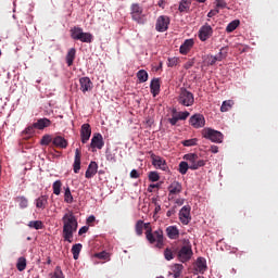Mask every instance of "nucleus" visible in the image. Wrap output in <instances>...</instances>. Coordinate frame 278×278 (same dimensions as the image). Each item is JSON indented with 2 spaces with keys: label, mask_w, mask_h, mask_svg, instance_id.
I'll return each mask as SVG.
<instances>
[{
  "label": "nucleus",
  "mask_w": 278,
  "mask_h": 278,
  "mask_svg": "<svg viewBox=\"0 0 278 278\" xmlns=\"http://www.w3.org/2000/svg\"><path fill=\"white\" fill-rule=\"evenodd\" d=\"M63 240L65 242H73V235L77 231L79 227V223L77 222V217L73 211H67L63 217Z\"/></svg>",
  "instance_id": "obj_1"
},
{
  "label": "nucleus",
  "mask_w": 278,
  "mask_h": 278,
  "mask_svg": "<svg viewBox=\"0 0 278 278\" xmlns=\"http://www.w3.org/2000/svg\"><path fill=\"white\" fill-rule=\"evenodd\" d=\"M146 238L150 244H155L156 249L164 247V231H162V229L153 232V230L149 228L146 231Z\"/></svg>",
  "instance_id": "obj_2"
},
{
  "label": "nucleus",
  "mask_w": 278,
  "mask_h": 278,
  "mask_svg": "<svg viewBox=\"0 0 278 278\" xmlns=\"http://www.w3.org/2000/svg\"><path fill=\"white\" fill-rule=\"evenodd\" d=\"M192 255H194L192 243H190V240H185L184 245L177 252V257L182 264H186V262L192 260Z\"/></svg>",
  "instance_id": "obj_3"
},
{
  "label": "nucleus",
  "mask_w": 278,
  "mask_h": 278,
  "mask_svg": "<svg viewBox=\"0 0 278 278\" xmlns=\"http://www.w3.org/2000/svg\"><path fill=\"white\" fill-rule=\"evenodd\" d=\"M70 34L73 40H79L80 42L90 43L94 38L92 34L84 33V28L78 26H74L73 28H71Z\"/></svg>",
  "instance_id": "obj_4"
},
{
  "label": "nucleus",
  "mask_w": 278,
  "mask_h": 278,
  "mask_svg": "<svg viewBox=\"0 0 278 278\" xmlns=\"http://www.w3.org/2000/svg\"><path fill=\"white\" fill-rule=\"evenodd\" d=\"M177 101L179 105H184V108H192V105H194V94L186 88H180Z\"/></svg>",
  "instance_id": "obj_5"
},
{
  "label": "nucleus",
  "mask_w": 278,
  "mask_h": 278,
  "mask_svg": "<svg viewBox=\"0 0 278 278\" xmlns=\"http://www.w3.org/2000/svg\"><path fill=\"white\" fill-rule=\"evenodd\" d=\"M202 136L206 140H211V142H216L217 144H220L225 138L223 132L212 128L202 129Z\"/></svg>",
  "instance_id": "obj_6"
},
{
  "label": "nucleus",
  "mask_w": 278,
  "mask_h": 278,
  "mask_svg": "<svg viewBox=\"0 0 278 278\" xmlns=\"http://www.w3.org/2000/svg\"><path fill=\"white\" fill-rule=\"evenodd\" d=\"M184 160L189 162L190 170H199V168L205 166V161L199 159V155L189 153L184 156Z\"/></svg>",
  "instance_id": "obj_7"
},
{
  "label": "nucleus",
  "mask_w": 278,
  "mask_h": 278,
  "mask_svg": "<svg viewBox=\"0 0 278 278\" xmlns=\"http://www.w3.org/2000/svg\"><path fill=\"white\" fill-rule=\"evenodd\" d=\"M144 13V9L138 3H132L130 5V16L135 23H138L139 25H142L144 22L142 21V16Z\"/></svg>",
  "instance_id": "obj_8"
},
{
  "label": "nucleus",
  "mask_w": 278,
  "mask_h": 278,
  "mask_svg": "<svg viewBox=\"0 0 278 278\" xmlns=\"http://www.w3.org/2000/svg\"><path fill=\"white\" fill-rule=\"evenodd\" d=\"M167 190H168V201H175V198L177 197V194H181L184 187L181 186V182L174 180L168 186Z\"/></svg>",
  "instance_id": "obj_9"
},
{
  "label": "nucleus",
  "mask_w": 278,
  "mask_h": 278,
  "mask_svg": "<svg viewBox=\"0 0 278 278\" xmlns=\"http://www.w3.org/2000/svg\"><path fill=\"white\" fill-rule=\"evenodd\" d=\"M149 153L152 161V166H154V168H157L159 170H168V164H166V160H164L162 156L155 155V153Z\"/></svg>",
  "instance_id": "obj_10"
},
{
  "label": "nucleus",
  "mask_w": 278,
  "mask_h": 278,
  "mask_svg": "<svg viewBox=\"0 0 278 278\" xmlns=\"http://www.w3.org/2000/svg\"><path fill=\"white\" fill-rule=\"evenodd\" d=\"M169 25L170 17H168V15H160L156 20L155 29L160 33L168 31Z\"/></svg>",
  "instance_id": "obj_11"
},
{
  "label": "nucleus",
  "mask_w": 278,
  "mask_h": 278,
  "mask_svg": "<svg viewBox=\"0 0 278 278\" xmlns=\"http://www.w3.org/2000/svg\"><path fill=\"white\" fill-rule=\"evenodd\" d=\"M214 34V28L210 26V24H205L202 27H200L198 33V38L201 40V42H205L206 40H210Z\"/></svg>",
  "instance_id": "obj_12"
},
{
  "label": "nucleus",
  "mask_w": 278,
  "mask_h": 278,
  "mask_svg": "<svg viewBox=\"0 0 278 278\" xmlns=\"http://www.w3.org/2000/svg\"><path fill=\"white\" fill-rule=\"evenodd\" d=\"M105 147V142L103 141V135L100 132H96L93 137L91 138L90 148L92 149V152H94V149H103Z\"/></svg>",
  "instance_id": "obj_13"
},
{
  "label": "nucleus",
  "mask_w": 278,
  "mask_h": 278,
  "mask_svg": "<svg viewBox=\"0 0 278 278\" xmlns=\"http://www.w3.org/2000/svg\"><path fill=\"white\" fill-rule=\"evenodd\" d=\"M92 136V128L90 124H83L80 128V140L83 144H88V140Z\"/></svg>",
  "instance_id": "obj_14"
},
{
  "label": "nucleus",
  "mask_w": 278,
  "mask_h": 278,
  "mask_svg": "<svg viewBox=\"0 0 278 278\" xmlns=\"http://www.w3.org/2000/svg\"><path fill=\"white\" fill-rule=\"evenodd\" d=\"M189 123L194 129H201V127H205V117L201 114H194L190 117Z\"/></svg>",
  "instance_id": "obj_15"
},
{
  "label": "nucleus",
  "mask_w": 278,
  "mask_h": 278,
  "mask_svg": "<svg viewBox=\"0 0 278 278\" xmlns=\"http://www.w3.org/2000/svg\"><path fill=\"white\" fill-rule=\"evenodd\" d=\"M179 220L182 225H189L190 220H192V217L190 216V206L185 205L181 207L179 212Z\"/></svg>",
  "instance_id": "obj_16"
},
{
  "label": "nucleus",
  "mask_w": 278,
  "mask_h": 278,
  "mask_svg": "<svg viewBox=\"0 0 278 278\" xmlns=\"http://www.w3.org/2000/svg\"><path fill=\"white\" fill-rule=\"evenodd\" d=\"M79 85L84 94H86V92H90V90L93 88L92 80H90V77L88 76L79 78Z\"/></svg>",
  "instance_id": "obj_17"
},
{
  "label": "nucleus",
  "mask_w": 278,
  "mask_h": 278,
  "mask_svg": "<svg viewBox=\"0 0 278 278\" xmlns=\"http://www.w3.org/2000/svg\"><path fill=\"white\" fill-rule=\"evenodd\" d=\"M52 147L55 149H66L68 147V140L62 136H55L52 139Z\"/></svg>",
  "instance_id": "obj_18"
},
{
  "label": "nucleus",
  "mask_w": 278,
  "mask_h": 278,
  "mask_svg": "<svg viewBox=\"0 0 278 278\" xmlns=\"http://www.w3.org/2000/svg\"><path fill=\"white\" fill-rule=\"evenodd\" d=\"M99 170V164H97V162L91 161L90 164L88 165V168L85 173V177L86 179H92V177H94V175H97Z\"/></svg>",
  "instance_id": "obj_19"
},
{
  "label": "nucleus",
  "mask_w": 278,
  "mask_h": 278,
  "mask_svg": "<svg viewBox=\"0 0 278 278\" xmlns=\"http://www.w3.org/2000/svg\"><path fill=\"white\" fill-rule=\"evenodd\" d=\"M74 173H79L81 170V149L75 150V157H74V164H73Z\"/></svg>",
  "instance_id": "obj_20"
},
{
  "label": "nucleus",
  "mask_w": 278,
  "mask_h": 278,
  "mask_svg": "<svg viewBox=\"0 0 278 278\" xmlns=\"http://www.w3.org/2000/svg\"><path fill=\"white\" fill-rule=\"evenodd\" d=\"M193 47H194V39H187L180 46L179 51L181 55H188V53H190V49H192Z\"/></svg>",
  "instance_id": "obj_21"
},
{
  "label": "nucleus",
  "mask_w": 278,
  "mask_h": 278,
  "mask_svg": "<svg viewBox=\"0 0 278 278\" xmlns=\"http://www.w3.org/2000/svg\"><path fill=\"white\" fill-rule=\"evenodd\" d=\"M165 233L169 240H178L179 238V228L177 226H168L165 229Z\"/></svg>",
  "instance_id": "obj_22"
},
{
  "label": "nucleus",
  "mask_w": 278,
  "mask_h": 278,
  "mask_svg": "<svg viewBox=\"0 0 278 278\" xmlns=\"http://www.w3.org/2000/svg\"><path fill=\"white\" fill-rule=\"evenodd\" d=\"M195 270L203 275L207 270V261L203 257H199L195 263Z\"/></svg>",
  "instance_id": "obj_23"
},
{
  "label": "nucleus",
  "mask_w": 278,
  "mask_h": 278,
  "mask_svg": "<svg viewBox=\"0 0 278 278\" xmlns=\"http://www.w3.org/2000/svg\"><path fill=\"white\" fill-rule=\"evenodd\" d=\"M51 126V119L45 117V118H39L36 123H34V127H36V129H46V127H50Z\"/></svg>",
  "instance_id": "obj_24"
},
{
  "label": "nucleus",
  "mask_w": 278,
  "mask_h": 278,
  "mask_svg": "<svg viewBox=\"0 0 278 278\" xmlns=\"http://www.w3.org/2000/svg\"><path fill=\"white\" fill-rule=\"evenodd\" d=\"M49 205V197L41 195L38 199H36V207L38 210H45Z\"/></svg>",
  "instance_id": "obj_25"
},
{
  "label": "nucleus",
  "mask_w": 278,
  "mask_h": 278,
  "mask_svg": "<svg viewBox=\"0 0 278 278\" xmlns=\"http://www.w3.org/2000/svg\"><path fill=\"white\" fill-rule=\"evenodd\" d=\"M150 90L153 97H155L156 94H160V78H153L151 80Z\"/></svg>",
  "instance_id": "obj_26"
},
{
  "label": "nucleus",
  "mask_w": 278,
  "mask_h": 278,
  "mask_svg": "<svg viewBox=\"0 0 278 278\" xmlns=\"http://www.w3.org/2000/svg\"><path fill=\"white\" fill-rule=\"evenodd\" d=\"M75 55H77V50L75 48H71L65 56L67 66H73V62H75Z\"/></svg>",
  "instance_id": "obj_27"
},
{
  "label": "nucleus",
  "mask_w": 278,
  "mask_h": 278,
  "mask_svg": "<svg viewBox=\"0 0 278 278\" xmlns=\"http://www.w3.org/2000/svg\"><path fill=\"white\" fill-rule=\"evenodd\" d=\"M176 253L177 251L175 250V248H166L164 250V257L167 262H170V260H175Z\"/></svg>",
  "instance_id": "obj_28"
},
{
  "label": "nucleus",
  "mask_w": 278,
  "mask_h": 278,
  "mask_svg": "<svg viewBox=\"0 0 278 278\" xmlns=\"http://www.w3.org/2000/svg\"><path fill=\"white\" fill-rule=\"evenodd\" d=\"M15 201L18 203L21 210H25L29 205V200L25 195L17 197Z\"/></svg>",
  "instance_id": "obj_29"
},
{
  "label": "nucleus",
  "mask_w": 278,
  "mask_h": 278,
  "mask_svg": "<svg viewBox=\"0 0 278 278\" xmlns=\"http://www.w3.org/2000/svg\"><path fill=\"white\" fill-rule=\"evenodd\" d=\"M239 26H240L239 20H235V21L230 22L226 27L227 34H231V31H236V29H238Z\"/></svg>",
  "instance_id": "obj_30"
},
{
  "label": "nucleus",
  "mask_w": 278,
  "mask_h": 278,
  "mask_svg": "<svg viewBox=\"0 0 278 278\" xmlns=\"http://www.w3.org/2000/svg\"><path fill=\"white\" fill-rule=\"evenodd\" d=\"M137 79H139L140 84H144V81L149 80V73H147V71H144V70H140L137 73Z\"/></svg>",
  "instance_id": "obj_31"
},
{
  "label": "nucleus",
  "mask_w": 278,
  "mask_h": 278,
  "mask_svg": "<svg viewBox=\"0 0 278 278\" xmlns=\"http://www.w3.org/2000/svg\"><path fill=\"white\" fill-rule=\"evenodd\" d=\"M16 268L20 273H23L27 268V260L25 257H20L16 263Z\"/></svg>",
  "instance_id": "obj_32"
},
{
  "label": "nucleus",
  "mask_w": 278,
  "mask_h": 278,
  "mask_svg": "<svg viewBox=\"0 0 278 278\" xmlns=\"http://www.w3.org/2000/svg\"><path fill=\"white\" fill-rule=\"evenodd\" d=\"M173 274L175 278H180L181 277V271L184 270V265L181 264H174L172 267Z\"/></svg>",
  "instance_id": "obj_33"
},
{
  "label": "nucleus",
  "mask_w": 278,
  "mask_h": 278,
  "mask_svg": "<svg viewBox=\"0 0 278 278\" xmlns=\"http://www.w3.org/2000/svg\"><path fill=\"white\" fill-rule=\"evenodd\" d=\"M81 243H76L72 247V253L74 260H79V253H81Z\"/></svg>",
  "instance_id": "obj_34"
},
{
  "label": "nucleus",
  "mask_w": 278,
  "mask_h": 278,
  "mask_svg": "<svg viewBox=\"0 0 278 278\" xmlns=\"http://www.w3.org/2000/svg\"><path fill=\"white\" fill-rule=\"evenodd\" d=\"M53 194L56 197H60V193L62 192V180H56L52 185Z\"/></svg>",
  "instance_id": "obj_35"
},
{
  "label": "nucleus",
  "mask_w": 278,
  "mask_h": 278,
  "mask_svg": "<svg viewBox=\"0 0 278 278\" xmlns=\"http://www.w3.org/2000/svg\"><path fill=\"white\" fill-rule=\"evenodd\" d=\"M28 227L30 229H43L45 224H42V220H31L28 223Z\"/></svg>",
  "instance_id": "obj_36"
},
{
  "label": "nucleus",
  "mask_w": 278,
  "mask_h": 278,
  "mask_svg": "<svg viewBox=\"0 0 278 278\" xmlns=\"http://www.w3.org/2000/svg\"><path fill=\"white\" fill-rule=\"evenodd\" d=\"M179 12H188L190 10V1L182 0L178 7Z\"/></svg>",
  "instance_id": "obj_37"
},
{
  "label": "nucleus",
  "mask_w": 278,
  "mask_h": 278,
  "mask_svg": "<svg viewBox=\"0 0 278 278\" xmlns=\"http://www.w3.org/2000/svg\"><path fill=\"white\" fill-rule=\"evenodd\" d=\"M190 168V164H188V162L182 161L179 163V173L180 175H186V173H188V169Z\"/></svg>",
  "instance_id": "obj_38"
},
{
  "label": "nucleus",
  "mask_w": 278,
  "mask_h": 278,
  "mask_svg": "<svg viewBox=\"0 0 278 278\" xmlns=\"http://www.w3.org/2000/svg\"><path fill=\"white\" fill-rule=\"evenodd\" d=\"M231 108H233V101L231 100L224 101L220 106V112H229Z\"/></svg>",
  "instance_id": "obj_39"
},
{
  "label": "nucleus",
  "mask_w": 278,
  "mask_h": 278,
  "mask_svg": "<svg viewBox=\"0 0 278 278\" xmlns=\"http://www.w3.org/2000/svg\"><path fill=\"white\" fill-rule=\"evenodd\" d=\"M51 142L53 143V137L51 135H45L40 140V144L43 147H49Z\"/></svg>",
  "instance_id": "obj_40"
},
{
  "label": "nucleus",
  "mask_w": 278,
  "mask_h": 278,
  "mask_svg": "<svg viewBox=\"0 0 278 278\" xmlns=\"http://www.w3.org/2000/svg\"><path fill=\"white\" fill-rule=\"evenodd\" d=\"M143 229H144V222L138 220L135 226V231L137 236H142Z\"/></svg>",
  "instance_id": "obj_41"
},
{
  "label": "nucleus",
  "mask_w": 278,
  "mask_h": 278,
  "mask_svg": "<svg viewBox=\"0 0 278 278\" xmlns=\"http://www.w3.org/2000/svg\"><path fill=\"white\" fill-rule=\"evenodd\" d=\"M50 278H64V273L62 271V267L56 266L53 274H51Z\"/></svg>",
  "instance_id": "obj_42"
},
{
  "label": "nucleus",
  "mask_w": 278,
  "mask_h": 278,
  "mask_svg": "<svg viewBox=\"0 0 278 278\" xmlns=\"http://www.w3.org/2000/svg\"><path fill=\"white\" fill-rule=\"evenodd\" d=\"M64 201L65 203H73V193H71V188L68 187L65 189Z\"/></svg>",
  "instance_id": "obj_43"
},
{
  "label": "nucleus",
  "mask_w": 278,
  "mask_h": 278,
  "mask_svg": "<svg viewBox=\"0 0 278 278\" xmlns=\"http://www.w3.org/2000/svg\"><path fill=\"white\" fill-rule=\"evenodd\" d=\"M93 257H97L98 260H110V253L102 251V252L96 253Z\"/></svg>",
  "instance_id": "obj_44"
},
{
  "label": "nucleus",
  "mask_w": 278,
  "mask_h": 278,
  "mask_svg": "<svg viewBox=\"0 0 278 278\" xmlns=\"http://www.w3.org/2000/svg\"><path fill=\"white\" fill-rule=\"evenodd\" d=\"M198 141L199 140L197 138L188 139V140L182 141V144H184V147H197Z\"/></svg>",
  "instance_id": "obj_45"
},
{
  "label": "nucleus",
  "mask_w": 278,
  "mask_h": 278,
  "mask_svg": "<svg viewBox=\"0 0 278 278\" xmlns=\"http://www.w3.org/2000/svg\"><path fill=\"white\" fill-rule=\"evenodd\" d=\"M225 51V48H222L219 53L217 55H215V60L217 62H223V60H225V58H227V52H223Z\"/></svg>",
  "instance_id": "obj_46"
},
{
  "label": "nucleus",
  "mask_w": 278,
  "mask_h": 278,
  "mask_svg": "<svg viewBox=\"0 0 278 278\" xmlns=\"http://www.w3.org/2000/svg\"><path fill=\"white\" fill-rule=\"evenodd\" d=\"M148 177L150 181H160V174L157 172H150Z\"/></svg>",
  "instance_id": "obj_47"
},
{
  "label": "nucleus",
  "mask_w": 278,
  "mask_h": 278,
  "mask_svg": "<svg viewBox=\"0 0 278 278\" xmlns=\"http://www.w3.org/2000/svg\"><path fill=\"white\" fill-rule=\"evenodd\" d=\"M179 64V59L178 58H169L167 62V66L169 68H173V66H177Z\"/></svg>",
  "instance_id": "obj_48"
},
{
  "label": "nucleus",
  "mask_w": 278,
  "mask_h": 278,
  "mask_svg": "<svg viewBox=\"0 0 278 278\" xmlns=\"http://www.w3.org/2000/svg\"><path fill=\"white\" fill-rule=\"evenodd\" d=\"M188 116H190V112H188V111L178 113L179 121H186L188 118Z\"/></svg>",
  "instance_id": "obj_49"
},
{
  "label": "nucleus",
  "mask_w": 278,
  "mask_h": 278,
  "mask_svg": "<svg viewBox=\"0 0 278 278\" xmlns=\"http://www.w3.org/2000/svg\"><path fill=\"white\" fill-rule=\"evenodd\" d=\"M216 60H217L216 56H214V55H208L207 59H206L207 65H208V66H214V64H216V62H217Z\"/></svg>",
  "instance_id": "obj_50"
},
{
  "label": "nucleus",
  "mask_w": 278,
  "mask_h": 278,
  "mask_svg": "<svg viewBox=\"0 0 278 278\" xmlns=\"http://www.w3.org/2000/svg\"><path fill=\"white\" fill-rule=\"evenodd\" d=\"M216 8L225 10V8H227V2H225V0H216Z\"/></svg>",
  "instance_id": "obj_51"
},
{
  "label": "nucleus",
  "mask_w": 278,
  "mask_h": 278,
  "mask_svg": "<svg viewBox=\"0 0 278 278\" xmlns=\"http://www.w3.org/2000/svg\"><path fill=\"white\" fill-rule=\"evenodd\" d=\"M168 123H170L173 126L177 125V123H179V116L178 115H172V117L168 118Z\"/></svg>",
  "instance_id": "obj_52"
},
{
  "label": "nucleus",
  "mask_w": 278,
  "mask_h": 278,
  "mask_svg": "<svg viewBox=\"0 0 278 278\" xmlns=\"http://www.w3.org/2000/svg\"><path fill=\"white\" fill-rule=\"evenodd\" d=\"M35 129H36V127H34V124H33V125L28 126V127L24 130V132L27 134V136H31V135H34Z\"/></svg>",
  "instance_id": "obj_53"
},
{
  "label": "nucleus",
  "mask_w": 278,
  "mask_h": 278,
  "mask_svg": "<svg viewBox=\"0 0 278 278\" xmlns=\"http://www.w3.org/2000/svg\"><path fill=\"white\" fill-rule=\"evenodd\" d=\"M88 229H90L88 226H83V227L78 230V236H84V233H88Z\"/></svg>",
  "instance_id": "obj_54"
},
{
  "label": "nucleus",
  "mask_w": 278,
  "mask_h": 278,
  "mask_svg": "<svg viewBox=\"0 0 278 278\" xmlns=\"http://www.w3.org/2000/svg\"><path fill=\"white\" fill-rule=\"evenodd\" d=\"M238 50L240 53H247V51H249V46L239 45Z\"/></svg>",
  "instance_id": "obj_55"
},
{
  "label": "nucleus",
  "mask_w": 278,
  "mask_h": 278,
  "mask_svg": "<svg viewBox=\"0 0 278 278\" xmlns=\"http://www.w3.org/2000/svg\"><path fill=\"white\" fill-rule=\"evenodd\" d=\"M139 177H140V174L138 173V170L132 169V170L130 172V178H131V179H138Z\"/></svg>",
  "instance_id": "obj_56"
},
{
  "label": "nucleus",
  "mask_w": 278,
  "mask_h": 278,
  "mask_svg": "<svg viewBox=\"0 0 278 278\" xmlns=\"http://www.w3.org/2000/svg\"><path fill=\"white\" fill-rule=\"evenodd\" d=\"M218 9H214V10H211L208 13H207V17L208 18H213V16H216V14H218Z\"/></svg>",
  "instance_id": "obj_57"
},
{
  "label": "nucleus",
  "mask_w": 278,
  "mask_h": 278,
  "mask_svg": "<svg viewBox=\"0 0 278 278\" xmlns=\"http://www.w3.org/2000/svg\"><path fill=\"white\" fill-rule=\"evenodd\" d=\"M194 66V61H188L185 65L184 68H186V71H189V68Z\"/></svg>",
  "instance_id": "obj_58"
},
{
  "label": "nucleus",
  "mask_w": 278,
  "mask_h": 278,
  "mask_svg": "<svg viewBox=\"0 0 278 278\" xmlns=\"http://www.w3.org/2000/svg\"><path fill=\"white\" fill-rule=\"evenodd\" d=\"M94 220H97V217H94V215H90L87 218V225H92V223H94Z\"/></svg>",
  "instance_id": "obj_59"
},
{
  "label": "nucleus",
  "mask_w": 278,
  "mask_h": 278,
  "mask_svg": "<svg viewBox=\"0 0 278 278\" xmlns=\"http://www.w3.org/2000/svg\"><path fill=\"white\" fill-rule=\"evenodd\" d=\"M175 213H176L175 208H172V210L167 211L166 217L170 218V216H174Z\"/></svg>",
  "instance_id": "obj_60"
},
{
  "label": "nucleus",
  "mask_w": 278,
  "mask_h": 278,
  "mask_svg": "<svg viewBox=\"0 0 278 278\" xmlns=\"http://www.w3.org/2000/svg\"><path fill=\"white\" fill-rule=\"evenodd\" d=\"M157 5H159V8H162V10H164V8H165V5H166V1H164V0H159V1H157Z\"/></svg>",
  "instance_id": "obj_61"
},
{
  "label": "nucleus",
  "mask_w": 278,
  "mask_h": 278,
  "mask_svg": "<svg viewBox=\"0 0 278 278\" xmlns=\"http://www.w3.org/2000/svg\"><path fill=\"white\" fill-rule=\"evenodd\" d=\"M211 153H218V147L217 146H212L211 147Z\"/></svg>",
  "instance_id": "obj_62"
},
{
  "label": "nucleus",
  "mask_w": 278,
  "mask_h": 278,
  "mask_svg": "<svg viewBox=\"0 0 278 278\" xmlns=\"http://www.w3.org/2000/svg\"><path fill=\"white\" fill-rule=\"evenodd\" d=\"M106 160L109 161V162H116V159H114V156H112V154H108L106 155Z\"/></svg>",
  "instance_id": "obj_63"
},
{
  "label": "nucleus",
  "mask_w": 278,
  "mask_h": 278,
  "mask_svg": "<svg viewBox=\"0 0 278 278\" xmlns=\"http://www.w3.org/2000/svg\"><path fill=\"white\" fill-rule=\"evenodd\" d=\"M160 210H162V206H160V204H156L154 212L155 214H157V212H160Z\"/></svg>",
  "instance_id": "obj_64"
}]
</instances>
